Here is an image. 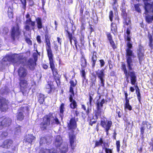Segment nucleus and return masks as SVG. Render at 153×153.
I'll return each mask as SVG.
<instances>
[{
    "label": "nucleus",
    "instance_id": "obj_57",
    "mask_svg": "<svg viewBox=\"0 0 153 153\" xmlns=\"http://www.w3.org/2000/svg\"><path fill=\"white\" fill-rule=\"evenodd\" d=\"M21 2L23 5L22 8L24 10H26V0H20Z\"/></svg>",
    "mask_w": 153,
    "mask_h": 153
},
{
    "label": "nucleus",
    "instance_id": "obj_8",
    "mask_svg": "<svg viewBox=\"0 0 153 153\" xmlns=\"http://www.w3.org/2000/svg\"><path fill=\"white\" fill-rule=\"evenodd\" d=\"M121 16L123 19V27H125L126 26H129L128 28H130L132 29L131 26V22L130 19L128 16V14L126 12V8L125 7H123L121 8Z\"/></svg>",
    "mask_w": 153,
    "mask_h": 153
},
{
    "label": "nucleus",
    "instance_id": "obj_3",
    "mask_svg": "<svg viewBox=\"0 0 153 153\" xmlns=\"http://www.w3.org/2000/svg\"><path fill=\"white\" fill-rule=\"evenodd\" d=\"M121 69L123 72L126 79H128L130 78V83L132 85H135L136 93L137 95V99L140 102H141V96L140 90L137 83V77L136 73L134 71H128L127 69L126 64L124 62H121Z\"/></svg>",
    "mask_w": 153,
    "mask_h": 153
},
{
    "label": "nucleus",
    "instance_id": "obj_23",
    "mask_svg": "<svg viewBox=\"0 0 153 153\" xmlns=\"http://www.w3.org/2000/svg\"><path fill=\"white\" fill-rule=\"evenodd\" d=\"M63 140L62 137L60 135H57L56 137L55 140L53 143V145L56 148H58L61 146Z\"/></svg>",
    "mask_w": 153,
    "mask_h": 153
},
{
    "label": "nucleus",
    "instance_id": "obj_40",
    "mask_svg": "<svg viewBox=\"0 0 153 153\" xmlns=\"http://www.w3.org/2000/svg\"><path fill=\"white\" fill-rule=\"evenodd\" d=\"M38 101L40 105L43 104L45 101L44 95L41 94H39L38 98Z\"/></svg>",
    "mask_w": 153,
    "mask_h": 153
},
{
    "label": "nucleus",
    "instance_id": "obj_48",
    "mask_svg": "<svg viewBox=\"0 0 153 153\" xmlns=\"http://www.w3.org/2000/svg\"><path fill=\"white\" fill-rule=\"evenodd\" d=\"M94 94V93L93 92H92L91 94H89V103L90 105L92 104V100H93V97Z\"/></svg>",
    "mask_w": 153,
    "mask_h": 153
},
{
    "label": "nucleus",
    "instance_id": "obj_25",
    "mask_svg": "<svg viewBox=\"0 0 153 153\" xmlns=\"http://www.w3.org/2000/svg\"><path fill=\"white\" fill-rule=\"evenodd\" d=\"M35 21L36 24L37 28L38 30H40L44 27L41 18L39 17L36 18L35 19Z\"/></svg>",
    "mask_w": 153,
    "mask_h": 153
},
{
    "label": "nucleus",
    "instance_id": "obj_61",
    "mask_svg": "<svg viewBox=\"0 0 153 153\" xmlns=\"http://www.w3.org/2000/svg\"><path fill=\"white\" fill-rule=\"evenodd\" d=\"M84 7L82 6L81 7L80 9L79 10V15L81 17L82 16L83 12L84 11Z\"/></svg>",
    "mask_w": 153,
    "mask_h": 153
},
{
    "label": "nucleus",
    "instance_id": "obj_51",
    "mask_svg": "<svg viewBox=\"0 0 153 153\" xmlns=\"http://www.w3.org/2000/svg\"><path fill=\"white\" fill-rule=\"evenodd\" d=\"M114 17V14L113 11L112 10H110L109 12V17L110 20L112 22L113 20V18Z\"/></svg>",
    "mask_w": 153,
    "mask_h": 153
},
{
    "label": "nucleus",
    "instance_id": "obj_53",
    "mask_svg": "<svg viewBox=\"0 0 153 153\" xmlns=\"http://www.w3.org/2000/svg\"><path fill=\"white\" fill-rule=\"evenodd\" d=\"M106 34L109 41L113 40L112 35L110 33L107 32L106 33Z\"/></svg>",
    "mask_w": 153,
    "mask_h": 153
},
{
    "label": "nucleus",
    "instance_id": "obj_10",
    "mask_svg": "<svg viewBox=\"0 0 153 153\" xmlns=\"http://www.w3.org/2000/svg\"><path fill=\"white\" fill-rule=\"evenodd\" d=\"M21 34V30L18 25L16 27L13 26L11 29L10 36L13 41H15L16 38L18 40Z\"/></svg>",
    "mask_w": 153,
    "mask_h": 153
},
{
    "label": "nucleus",
    "instance_id": "obj_55",
    "mask_svg": "<svg viewBox=\"0 0 153 153\" xmlns=\"http://www.w3.org/2000/svg\"><path fill=\"white\" fill-rule=\"evenodd\" d=\"M109 42L113 49H115L117 48L116 46L115 45L114 42L113 40L109 41Z\"/></svg>",
    "mask_w": 153,
    "mask_h": 153
},
{
    "label": "nucleus",
    "instance_id": "obj_56",
    "mask_svg": "<svg viewBox=\"0 0 153 153\" xmlns=\"http://www.w3.org/2000/svg\"><path fill=\"white\" fill-rule=\"evenodd\" d=\"M25 41L29 45H32V41L29 38L27 37H26L25 38Z\"/></svg>",
    "mask_w": 153,
    "mask_h": 153
},
{
    "label": "nucleus",
    "instance_id": "obj_11",
    "mask_svg": "<svg viewBox=\"0 0 153 153\" xmlns=\"http://www.w3.org/2000/svg\"><path fill=\"white\" fill-rule=\"evenodd\" d=\"M0 147L3 148L11 149L12 152L16 150V147L14 146L13 141L11 139H7L2 142Z\"/></svg>",
    "mask_w": 153,
    "mask_h": 153
},
{
    "label": "nucleus",
    "instance_id": "obj_16",
    "mask_svg": "<svg viewBox=\"0 0 153 153\" xmlns=\"http://www.w3.org/2000/svg\"><path fill=\"white\" fill-rule=\"evenodd\" d=\"M78 118H76L75 117H72L67 123V127L68 130L74 131L77 127V122L78 121Z\"/></svg>",
    "mask_w": 153,
    "mask_h": 153
},
{
    "label": "nucleus",
    "instance_id": "obj_22",
    "mask_svg": "<svg viewBox=\"0 0 153 153\" xmlns=\"http://www.w3.org/2000/svg\"><path fill=\"white\" fill-rule=\"evenodd\" d=\"M74 96V94H71L69 95V100L70 102L69 104V107L70 108L73 109L76 108L78 105L76 100L73 99V97Z\"/></svg>",
    "mask_w": 153,
    "mask_h": 153
},
{
    "label": "nucleus",
    "instance_id": "obj_35",
    "mask_svg": "<svg viewBox=\"0 0 153 153\" xmlns=\"http://www.w3.org/2000/svg\"><path fill=\"white\" fill-rule=\"evenodd\" d=\"M35 137L33 134H28L26 138L25 141L31 144L33 140L35 139Z\"/></svg>",
    "mask_w": 153,
    "mask_h": 153
},
{
    "label": "nucleus",
    "instance_id": "obj_7",
    "mask_svg": "<svg viewBox=\"0 0 153 153\" xmlns=\"http://www.w3.org/2000/svg\"><path fill=\"white\" fill-rule=\"evenodd\" d=\"M7 60L12 63L14 66H18L20 64H23L26 59L22 56L16 54L7 57Z\"/></svg>",
    "mask_w": 153,
    "mask_h": 153
},
{
    "label": "nucleus",
    "instance_id": "obj_34",
    "mask_svg": "<svg viewBox=\"0 0 153 153\" xmlns=\"http://www.w3.org/2000/svg\"><path fill=\"white\" fill-rule=\"evenodd\" d=\"M144 52H137V55L139 59V62L141 64L144 56Z\"/></svg>",
    "mask_w": 153,
    "mask_h": 153
},
{
    "label": "nucleus",
    "instance_id": "obj_44",
    "mask_svg": "<svg viewBox=\"0 0 153 153\" xmlns=\"http://www.w3.org/2000/svg\"><path fill=\"white\" fill-rule=\"evenodd\" d=\"M97 61V59L91 58V64L92 68H94L95 67Z\"/></svg>",
    "mask_w": 153,
    "mask_h": 153
},
{
    "label": "nucleus",
    "instance_id": "obj_12",
    "mask_svg": "<svg viewBox=\"0 0 153 153\" xmlns=\"http://www.w3.org/2000/svg\"><path fill=\"white\" fill-rule=\"evenodd\" d=\"M36 53L34 52L33 53V57L35 61L31 58L29 59L27 61V65L30 69L32 71H33L34 70L35 66L36 65V62L37 59L38 55H40V52H39L37 50H36Z\"/></svg>",
    "mask_w": 153,
    "mask_h": 153
},
{
    "label": "nucleus",
    "instance_id": "obj_50",
    "mask_svg": "<svg viewBox=\"0 0 153 153\" xmlns=\"http://www.w3.org/2000/svg\"><path fill=\"white\" fill-rule=\"evenodd\" d=\"M116 145L117 151V152H119L120 150V141L117 140L116 142Z\"/></svg>",
    "mask_w": 153,
    "mask_h": 153
},
{
    "label": "nucleus",
    "instance_id": "obj_4",
    "mask_svg": "<svg viewBox=\"0 0 153 153\" xmlns=\"http://www.w3.org/2000/svg\"><path fill=\"white\" fill-rule=\"evenodd\" d=\"M65 30L66 36L69 39L71 45H72V40H74L76 51H78L79 48L84 46V43L81 42L80 43H79L76 38L74 36V30L73 29V27H72L71 32L70 31L68 27Z\"/></svg>",
    "mask_w": 153,
    "mask_h": 153
},
{
    "label": "nucleus",
    "instance_id": "obj_39",
    "mask_svg": "<svg viewBox=\"0 0 153 153\" xmlns=\"http://www.w3.org/2000/svg\"><path fill=\"white\" fill-rule=\"evenodd\" d=\"M104 144L103 139L100 138L98 140H96L95 141L94 147H99L100 146H102Z\"/></svg>",
    "mask_w": 153,
    "mask_h": 153
},
{
    "label": "nucleus",
    "instance_id": "obj_58",
    "mask_svg": "<svg viewBox=\"0 0 153 153\" xmlns=\"http://www.w3.org/2000/svg\"><path fill=\"white\" fill-rule=\"evenodd\" d=\"M47 140L45 137H42L40 139V142L41 143H43L46 142Z\"/></svg>",
    "mask_w": 153,
    "mask_h": 153
},
{
    "label": "nucleus",
    "instance_id": "obj_17",
    "mask_svg": "<svg viewBox=\"0 0 153 153\" xmlns=\"http://www.w3.org/2000/svg\"><path fill=\"white\" fill-rule=\"evenodd\" d=\"M105 70L104 69H102L101 70L98 69L97 71H95L96 75L98 78L100 79V83L101 85L100 86L104 87L105 86V79L104 78L105 74L104 73Z\"/></svg>",
    "mask_w": 153,
    "mask_h": 153
},
{
    "label": "nucleus",
    "instance_id": "obj_36",
    "mask_svg": "<svg viewBox=\"0 0 153 153\" xmlns=\"http://www.w3.org/2000/svg\"><path fill=\"white\" fill-rule=\"evenodd\" d=\"M7 13L8 17L10 19H12L13 18V10L12 7L10 6L8 7Z\"/></svg>",
    "mask_w": 153,
    "mask_h": 153
},
{
    "label": "nucleus",
    "instance_id": "obj_14",
    "mask_svg": "<svg viewBox=\"0 0 153 153\" xmlns=\"http://www.w3.org/2000/svg\"><path fill=\"white\" fill-rule=\"evenodd\" d=\"M27 106H22L19 108L18 109V111L16 114V120L20 121H22L25 118V116L24 114L25 110L27 109Z\"/></svg>",
    "mask_w": 153,
    "mask_h": 153
},
{
    "label": "nucleus",
    "instance_id": "obj_37",
    "mask_svg": "<svg viewBox=\"0 0 153 153\" xmlns=\"http://www.w3.org/2000/svg\"><path fill=\"white\" fill-rule=\"evenodd\" d=\"M41 152V153H56V150L54 148L51 149H42Z\"/></svg>",
    "mask_w": 153,
    "mask_h": 153
},
{
    "label": "nucleus",
    "instance_id": "obj_13",
    "mask_svg": "<svg viewBox=\"0 0 153 153\" xmlns=\"http://www.w3.org/2000/svg\"><path fill=\"white\" fill-rule=\"evenodd\" d=\"M19 85L20 91L23 95L25 94L28 88V81L25 79H19Z\"/></svg>",
    "mask_w": 153,
    "mask_h": 153
},
{
    "label": "nucleus",
    "instance_id": "obj_59",
    "mask_svg": "<svg viewBox=\"0 0 153 153\" xmlns=\"http://www.w3.org/2000/svg\"><path fill=\"white\" fill-rule=\"evenodd\" d=\"M92 56L91 58L97 59V53L95 51H93L91 52Z\"/></svg>",
    "mask_w": 153,
    "mask_h": 153
},
{
    "label": "nucleus",
    "instance_id": "obj_20",
    "mask_svg": "<svg viewBox=\"0 0 153 153\" xmlns=\"http://www.w3.org/2000/svg\"><path fill=\"white\" fill-rule=\"evenodd\" d=\"M17 72L19 79H24L28 74L27 69L24 67H19Z\"/></svg>",
    "mask_w": 153,
    "mask_h": 153
},
{
    "label": "nucleus",
    "instance_id": "obj_26",
    "mask_svg": "<svg viewBox=\"0 0 153 153\" xmlns=\"http://www.w3.org/2000/svg\"><path fill=\"white\" fill-rule=\"evenodd\" d=\"M70 86L69 87V92L71 94H74L73 87L76 86L77 84V81L75 80L74 82L72 80H71L69 82Z\"/></svg>",
    "mask_w": 153,
    "mask_h": 153
},
{
    "label": "nucleus",
    "instance_id": "obj_1",
    "mask_svg": "<svg viewBox=\"0 0 153 153\" xmlns=\"http://www.w3.org/2000/svg\"><path fill=\"white\" fill-rule=\"evenodd\" d=\"M45 42L46 44L45 47L49 59L50 68L52 71L53 79L56 83L57 87H58L61 85V82L60 79L61 76L59 74L58 70L55 66V62L53 59V55L50 42L51 36L48 34H45Z\"/></svg>",
    "mask_w": 153,
    "mask_h": 153
},
{
    "label": "nucleus",
    "instance_id": "obj_54",
    "mask_svg": "<svg viewBox=\"0 0 153 153\" xmlns=\"http://www.w3.org/2000/svg\"><path fill=\"white\" fill-rule=\"evenodd\" d=\"M124 108L128 109L129 111L132 110V108L129 104H124Z\"/></svg>",
    "mask_w": 153,
    "mask_h": 153
},
{
    "label": "nucleus",
    "instance_id": "obj_9",
    "mask_svg": "<svg viewBox=\"0 0 153 153\" xmlns=\"http://www.w3.org/2000/svg\"><path fill=\"white\" fill-rule=\"evenodd\" d=\"M26 18L27 19L25 21L26 25L25 26L24 29L27 31H30L31 29L34 30L35 22L32 21L30 15L28 13H27Z\"/></svg>",
    "mask_w": 153,
    "mask_h": 153
},
{
    "label": "nucleus",
    "instance_id": "obj_33",
    "mask_svg": "<svg viewBox=\"0 0 153 153\" xmlns=\"http://www.w3.org/2000/svg\"><path fill=\"white\" fill-rule=\"evenodd\" d=\"M145 14L147 15L145 17V19L146 22L148 23H150L152 22L153 21V15L150 16L148 14V13H147L146 11Z\"/></svg>",
    "mask_w": 153,
    "mask_h": 153
},
{
    "label": "nucleus",
    "instance_id": "obj_24",
    "mask_svg": "<svg viewBox=\"0 0 153 153\" xmlns=\"http://www.w3.org/2000/svg\"><path fill=\"white\" fill-rule=\"evenodd\" d=\"M48 87H46V89H47V92L49 94H53L55 91L57 92L58 90L56 89L57 88L55 87L54 85L51 83L47 84Z\"/></svg>",
    "mask_w": 153,
    "mask_h": 153
},
{
    "label": "nucleus",
    "instance_id": "obj_43",
    "mask_svg": "<svg viewBox=\"0 0 153 153\" xmlns=\"http://www.w3.org/2000/svg\"><path fill=\"white\" fill-rule=\"evenodd\" d=\"M141 4L140 3H137L134 4V7L136 11L139 13H141V10L140 7Z\"/></svg>",
    "mask_w": 153,
    "mask_h": 153
},
{
    "label": "nucleus",
    "instance_id": "obj_46",
    "mask_svg": "<svg viewBox=\"0 0 153 153\" xmlns=\"http://www.w3.org/2000/svg\"><path fill=\"white\" fill-rule=\"evenodd\" d=\"M96 80V77L95 76L91 78V85L90 87L95 86V82Z\"/></svg>",
    "mask_w": 153,
    "mask_h": 153
},
{
    "label": "nucleus",
    "instance_id": "obj_31",
    "mask_svg": "<svg viewBox=\"0 0 153 153\" xmlns=\"http://www.w3.org/2000/svg\"><path fill=\"white\" fill-rule=\"evenodd\" d=\"M76 138L75 136L74 135H71L69 137V141L70 146L72 149H74L75 146L74 144L75 139Z\"/></svg>",
    "mask_w": 153,
    "mask_h": 153
},
{
    "label": "nucleus",
    "instance_id": "obj_64",
    "mask_svg": "<svg viewBox=\"0 0 153 153\" xmlns=\"http://www.w3.org/2000/svg\"><path fill=\"white\" fill-rule=\"evenodd\" d=\"M54 120L55 121V123L57 125H59L60 124V122L59 121V120L56 117H55L54 119Z\"/></svg>",
    "mask_w": 153,
    "mask_h": 153
},
{
    "label": "nucleus",
    "instance_id": "obj_45",
    "mask_svg": "<svg viewBox=\"0 0 153 153\" xmlns=\"http://www.w3.org/2000/svg\"><path fill=\"white\" fill-rule=\"evenodd\" d=\"M84 35L82 31H80V35H79V39L81 42L85 43Z\"/></svg>",
    "mask_w": 153,
    "mask_h": 153
},
{
    "label": "nucleus",
    "instance_id": "obj_32",
    "mask_svg": "<svg viewBox=\"0 0 153 153\" xmlns=\"http://www.w3.org/2000/svg\"><path fill=\"white\" fill-rule=\"evenodd\" d=\"M81 68V70L80 71V74L82 78V82H83L85 81L87 83L88 80L86 78V73L85 71V68Z\"/></svg>",
    "mask_w": 153,
    "mask_h": 153
},
{
    "label": "nucleus",
    "instance_id": "obj_29",
    "mask_svg": "<svg viewBox=\"0 0 153 153\" xmlns=\"http://www.w3.org/2000/svg\"><path fill=\"white\" fill-rule=\"evenodd\" d=\"M147 36L149 40V45L151 50H152L153 49V39L152 35L150 32H148Z\"/></svg>",
    "mask_w": 153,
    "mask_h": 153
},
{
    "label": "nucleus",
    "instance_id": "obj_2",
    "mask_svg": "<svg viewBox=\"0 0 153 153\" xmlns=\"http://www.w3.org/2000/svg\"><path fill=\"white\" fill-rule=\"evenodd\" d=\"M131 28H127L126 30V36H124V39L126 41H128L126 43V57L127 67L129 71H133L132 66L133 65L132 63V58L134 57L133 51L131 50L133 47L132 44L130 42L131 41Z\"/></svg>",
    "mask_w": 153,
    "mask_h": 153
},
{
    "label": "nucleus",
    "instance_id": "obj_42",
    "mask_svg": "<svg viewBox=\"0 0 153 153\" xmlns=\"http://www.w3.org/2000/svg\"><path fill=\"white\" fill-rule=\"evenodd\" d=\"M81 108L85 111V113L87 115H89V113L91 111V108L88 107L86 109V106L84 104H81Z\"/></svg>",
    "mask_w": 153,
    "mask_h": 153
},
{
    "label": "nucleus",
    "instance_id": "obj_18",
    "mask_svg": "<svg viewBox=\"0 0 153 153\" xmlns=\"http://www.w3.org/2000/svg\"><path fill=\"white\" fill-rule=\"evenodd\" d=\"M9 102L5 98L0 96V110L2 111H6L8 108Z\"/></svg>",
    "mask_w": 153,
    "mask_h": 153
},
{
    "label": "nucleus",
    "instance_id": "obj_52",
    "mask_svg": "<svg viewBox=\"0 0 153 153\" xmlns=\"http://www.w3.org/2000/svg\"><path fill=\"white\" fill-rule=\"evenodd\" d=\"M104 149L105 153H114L113 149H112L105 147Z\"/></svg>",
    "mask_w": 153,
    "mask_h": 153
},
{
    "label": "nucleus",
    "instance_id": "obj_21",
    "mask_svg": "<svg viewBox=\"0 0 153 153\" xmlns=\"http://www.w3.org/2000/svg\"><path fill=\"white\" fill-rule=\"evenodd\" d=\"M149 0H143L144 3V9L147 13L151 12L153 13V1L151 4L148 3Z\"/></svg>",
    "mask_w": 153,
    "mask_h": 153
},
{
    "label": "nucleus",
    "instance_id": "obj_30",
    "mask_svg": "<svg viewBox=\"0 0 153 153\" xmlns=\"http://www.w3.org/2000/svg\"><path fill=\"white\" fill-rule=\"evenodd\" d=\"M110 27L111 31V33L114 35H116L117 33V25L113 22H112L111 24Z\"/></svg>",
    "mask_w": 153,
    "mask_h": 153
},
{
    "label": "nucleus",
    "instance_id": "obj_47",
    "mask_svg": "<svg viewBox=\"0 0 153 153\" xmlns=\"http://www.w3.org/2000/svg\"><path fill=\"white\" fill-rule=\"evenodd\" d=\"M144 48L143 46L141 44H139L138 45V48L137 50V52H144Z\"/></svg>",
    "mask_w": 153,
    "mask_h": 153
},
{
    "label": "nucleus",
    "instance_id": "obj_62",
    "mask_svg": "<svg viewBox=\"0 0 153 153\" xmlns=\"http://www.w3.org/2000/svg\"><path fill=\"white\" fill-rule=\"evenodd\" d=\"M74 117H76L78 116L79 114V111L77 110H76L74 111Z\"/></svg>",
    "mask_w": 153,
    "mask_h": 153
},
{
    "label": "nucleus",
    "instance_id": "obj_41",
    "mask_svg": "<svg viewBox=\"0 0 153 153\" xmlns=\"http://www.w3.org/2000/svg\"><path fill=\"white\" fill-rule=\"evenodd\" d=\"M90 16V13L87 10L85 11V14L81 17V21H84L85 19H88Z\"/></svg>",
    "mask_w": 153,
    "mask_h": 153
},
{
    "label": "nucleus",
    "instance_id": "obj_63",
    "mask_svg": "<svg viewBox=\"0 0 153 153\" xmlns=\"http://www.w3.org/2000/svg\"><path fill=\"white\" fill-rule=\"evenodd\" d=\"M36 39L37 42L39 44H41L42 42V41L41 39L40 36L39 35L37 36L36 37Z\"/></svg>",
    "mask_w": 153,
    "mask_h": 153
},
{
    "label": "nucleus",
    "instance_id": "obj_5",
    "mask_svg": "<svg viewBox=\"0 0 153 153\" xmlns=\"http://www.w3.org/2000/svg\"><path fill=\"white\" fill-rule=\"evenodd\" d=\"M53 113L50 112L48 114L45 115L42 118V122L39 124L40 129L42 131L48 129V126L51 125V119L53 118Z\"/></svg>",
    "mask_w": 153,
    "mask_h": 153
},
{
    "label": "nucleus",
    "instance_id": "obj_6",
    "mask_svg": "<svg viewBox=\"0 0 153 153\" xmlns=\"http://www.w3.org/2000/svg\"><path fill=\"white\" fill-rule=\"evenodd\" d=\"M105 102V100L102 99L100 101L98 100L95 103L96 109L94 111V116L97 119L98 117L101 118L102 115L104 114V111H103L102 108L103 105Z\"/></svg>",
    "mask_w": 153,
    "mask_h": 153
},
{
    "label": "nucleus",
    "instance_id": "obj_28",
    "mask_svg": "<svg viewBox=\"0 0 153 153\" xmlns=\"http://www.w3.org/2000/svg\"><path fill=\"white\" fill-rule=\"evenodd\" d=\"M148 122L146 121H143L142 123V126H141L140 128V135H141L142 140L143 141L144 140V131L145 128L143 126L146 125L147 124Z\"/></svg>",
    "mask_w": 153,
    "mask_h": 153
},
{
    "label": "nucleus",
    "instance_id": "obj_15",
    "mask_svg": "<svg viewBox=\"0 0 153 153\" xmlns=\"http://www.w3.org/2000/svg\"><path fill=\"white\" fill-rule=\"evenodd\" d=\"M112 124V123L111 120L103 119L101 120L100 125L104 129L107 135L108 133V131L110 129Z\"/></svg>",
    "mask_w": 153,
    "mask_h": 153
},
{
    "label": "nucleus",
    "instance_id": "obj_49",
    "mask_svg": "<svg viewBox=\"0 0 153 153\" xmlns=\"http://www.w3.org/2000/svg\"><path fill=\"white\" fill-rule=\"evenodd\" d=\"M8 135V132L6 131H3L0 136V137L3 139L6 138Z\"/></svg>",
    "mask_w": 153,
    "mask_h": 153
},
{
    "label": "nucleus",
    "instance_id": "obj_19",
    "mask_svg": "<svg viewBox=\"0 0 153 153\" xmlns=\"http://www.w3.org/2000/svg\"><path fill=\"white\" fill-rule=\"evenodd\" d=\"M11 120L4 116L0 117V127L4 128L9 126L11 124Z\"/></svg>",
    "mask_w": 153,
    "mask_h": 153
},
{
    "label": "nucleus",
    "instance_id": "obj_38",
    "mask_svg": "<svg viewBox=\"0 0 153 153\" xmlns=\"http://www.w3.org/2000/svg\"><path fill=\"white\" fill-rule=\"evenodd\" d=\"M65 110V104L62 103L59 106V115L61 117L63 116V114Z\"/></svg>",
    "mask_w": 153,
    "mask_h": 153
},
{
    "label": "nucleus",
    "instance_id": "obj_27",
    "mask_svg": "<svg viewBox=\"0 0 153 153\" xmlns=\"http://www.w3.org/2000/svg\"><path fill=\"white\" fill-rule=\"evenodd\" d=\"M80 64L81 68H85L87 66V62L84 54H82L80 57Z\"/></svg>",
    "mask_w": 153,
    "mask_h": 153
},
{
    "label": "nucleus",
    "instance_id": "obj_60",
    "mask_svg": "<svg viewBox=\"0 0 153 153\" xmlns=\"http://www.w3.org/2000/svg\"><path fill=\"white\" fill-rule=\"evenodd\" d=\"M99 61L100 62V67H102L105 65V62L104 60L103 59H101L99 60Z\"/></svg>",
    "mask_w": 153,
    "mask_h": 153
}]
</instances>
